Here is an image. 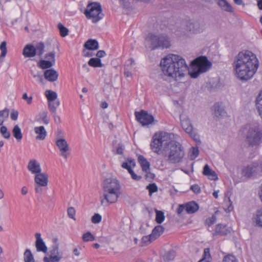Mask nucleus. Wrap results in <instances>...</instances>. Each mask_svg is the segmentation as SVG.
Returning <instances> with one entry per match:
<instances>
[{"label": "nucleus", "instance_id": "7", "mask_svg": "<svg viewBox=\"0 0 262 262\" xmlns=\"http://www.w3.org/2000/svg\"><path fill=\"white\" fill-rule=\"evenodd\" d=\"M191 70L189 74L191 78H196L200 74L207 72L211 67V63L206 56H200L191 63Z\"/></svg>", "mask_w": 262, "mask_h": 262}, {"label": "nucleus", "instance_id": "12", "mask_svg": "<svg viewBox=\"0 0 262 262\" xmlns=\"http://www.w3.org/2000/svg\"><path fill=\"white\" fill-rule=\"evenodd\" d=\"M56 144L61 151V156L67 159L68 156L67 151L69 150V146L66 140L63 138L57 139Z\"/></svg>", "mask_w": 262, "mask_h": 262}, {"label": "nucleus", "instance_id": "50", "mask_svg": "<svg viewBox=\"0 0 262 262\" xmlns=\"http://www.w3.org/2000/svg\"><path fill=\"white\" fill-rule=\"evenodd\" d=\"M102 220V216L98 213H95L94 215L92 217L91 221L94 224L99 223Z\"/></svg>", "mask_w": 262, "mask_h": 262}, {"label": "nucleus", "instance_id": "60", "mask_svg": "<svg viewBox=\"0 0 262 262\" xmlns=\"http://www.w3.org/2000/svg\"><path fill=\"white\" fill-rule=\"evenodd\" d=\"M18 113L17 111L13 110L10 114L11 119L12 120H16L18 117Z\"/></svg>", "mask_w": 262, "mask_h": 262}, {"label": "nucleus", "instance_id": "31", "mask_svg": "<svg viewBox=\"0 0 262 262\" xmlns=\"http://www.w3.org/2000/svg\"><path fill=\"white\" fill-rule=\"evenodd\" d=\"M214 114L215 116L219 117L223 116L225 114L224 110L221 106L219 103H216L213 105Z\"/></svg>", "mask_w": 262, "mask_h": 262}, {"label": "nucleus", "instance_id": "26", "mask_svg": "<svg viewBox=\"0 0 262 262\" xmlns=\"http://www.w3.org/2000/svg\"><path fill=\"white\" fill-rule=\"evenodd\" d=\"M164 228L161 225L156 226L152 230L151 235L156 240L158 238L164 231Z\"/></svg>", "mask_w": 262, "mask_h": 262}, {"label": "nucleus", "instance_id": "4", "mask_svg": "<svg viewBox=\"0 0 262 262\" xmlns=\"http://www.w3.org/2000/svg\"><path fill=\"white\" fill-rule=\"evenodd\" d=\"M104 199H101V205L116 203L120 194L121 186L119 181L115 178L106 179L103 184Z\"/></svg>", "mask_w": 262, "mask_h": 262}, {"label": "nucleus", "instance_id": "54", "mask_svg": "<svg viewBox=\"0 0 262 262\" xmlns=\"http://www.w3.org/2000/svg\"><path fill=\"white\" fill-rule=\"evenodd\" d=\"M190 189L195 193H200L201 192L200 187L198 184L191 185Z\"/></svg>", "mask_w": 262, "mask_h": 262}, {"label": "nucleus", "instance_id": "17", "mask_svg": "<svg viewBox=\"0 0 262 262\" xmlns=\"http://www.w3.org/2000/svg\"><path fill=\"white\" fill-rule=\"evenodd\" d=\"M23 54L25 57H33L36 55L35 47L31 44L27 45L24 48Z\"/></svg>", "mask_w": 262, "mask_h": 262}, {"label": "nucleus", "instance_id": "9", "mask_svg": "<svg viewBox=\"0 0 262 262\" xmlns=\"http://www.w3.org/2000/svg\"><path fill=\"white\" fill-rule=\"evenodd\" d=\"M261 170V164L259 165L257 162H253L243 167L242 174L243 177L249 179Z\"/></svg>", "mask_w": 262, "mask_h": 262}, {"label": "nucleus", "instance_id": "40", "mask_svg": "<svg viewBox=\"0 0 262 262\" xmlns=\"http://www.w3.org/2000/svg\"><path fill=\"white\" fill-rule=\"evenodd\" d=\"M50 255H59L62 256V253L59 250L58 244L53 245L52 249L50 251Z\"/></svg>", "mask_w": 262, "mask_h": 262}, {"label": "nucleus", "instance_id": "56", "mask_svg": "<svg viewBox=\"0 0 262 262\" xmlns=\"http://www.w3.org/2000/svg\"><path fill=\"white\" fill-rule=\"evenodd\" d=\"M128 172L131 175V177L133 180L139 181L142 178L141 176H139L136 174L133 169H130V171Z\"/></svg>", "mask_w": 262, "mask_h": 262}, {"label": "nucleus", "instance_id": "10", "mask_svg": "<svg viewBox=\"0 0 262 262\" xmlns=\"http://www.w3.org/2000/svg\"><path fill=\"white\" fill-rule=\"evenodd\" d=\"M135 115L137 120L143 126L150 124L154 121V116L144 110H141L139 112H136Z\"/></svg>", "mask_w": 262, "mask_h": 262}, {"label": "nucleus", "instance_id": "64", "mask_svg": "<svg viewBox=\"0 0 262 262\" xmlns=\"http://www.w3.org/2000/svg\"><path fill=\"white\" fill-rule=\"evenodd\" d=\"M41 187L42 186L41 185L35 184V190L36 193H42V189Z\"/></svg>", "mask_w": 262, "mask_h": 262}, {"label": "nucleus", "instance_id": "62", "mask_svg": "<svg viewBox=\"0 0 262 262\" xmlns=\"http://www.w3.org/2000/svg\"><path fill=\"white\" fill-rule=\"evenodd\" d=\"M227 3V1L226 0H218L217 4L223 9Z\"/></svg>", "mask_w": 262, "mask_h": 262}, {"label": "nucleus", "instance_id": "58", "mask_svg": "<svg viewBox=\"0 0 262 262\" xmlns=\"http://www.w3.org/2000/svg\"><path fill=\"white\" fill-rule=\"evenodd\" d=\"M223 10L229 12H232L233 11V9L231 5L227 2V4L225 6V7L223 9Z\"/></svg>", "mask_w": 262, "mask_h": 262}, {"label": "nucleus", "instance_id": "42", "mask_svg": "<svg viewBox=\"0 0 262 262\" xmlns=\"http://www.w3.org/2000/svg\"><path fill=\"white\" fill-rule=\"evenodd\" d=\"M176 256V252L173 250H170L167 252L163 256L165 261H170L174 259Z\"/></svg>", "mask_w": 262, "mask_h": 262}, {"label": "nucleus", "instance_id": "8", "mask_svg": "<svg viewBox=\"0 0 262 262\" xmlns=\"http://www.w3.org/2000/svg\"><path fill=\"white\" fill-rule=\"evenodd\" d=\"M84 14L88 19H92V22L94 23H97L103 17L101 6L100 3L97 2L89 3L84 12Z\"/></svg>", "mask_w": 262, "mask_h": 262}, {"label": "nucleus", "instance_id": "39", "mask_svg": "<svg viewBox=\"0 0 262 262\" xmlns=\"http://www.w3.org/2000/svg\"><path fill=\"white\" fill-rule=\"evenodd\" d=\"M24 261L25 262H34V258L33 255L29 249H27L24 252Z\"/></svg>", "mask_w": 262, "mask_h": 262}, {"label": "nucleus", "instance_id": "21", "mask_svg": "<svg viewBox=\"0 0 262 262\" xmlns=\"http://www.w3.org/2000/svg\"><path fill=\"white\" fill-rule=\"evenodd\" d=\"M185 207L186 211L188 214L195 213L199 208V205L194 201H191L186 203Z\"/></svg>", "mask_w": 262, "mask_h": 262}, {"label": "nucleus", "instance_id": "25", "mask_svg": "<svg viewBox=\"0 0 262 262\" xmlns=\"http://www.w3.org/2000/svg\"><path fill=\"white\" fill-rule=\"evenodd\" d=\"M35 133L37 134L36 137L37 140H44L47 136V132L43 126L35 127L34 128Z\"/></svg>", "mask_w": 262, "mask_h": 262}, {"label": "nucleus", "instance_id": "14", "mask_svg": "<svg viewBox=\"0 0 262 262\" xmlns=\"http://www.w3.org/2000/svg\"><path fill=\"white\" fill-rule=\"evenodd\" d=\"M34 181L35 184L41 185L42 187H46L48 185V177L46 174L40 172L36 174Z\"/></svg>", "mask_w": 262, "mask_h": 262}, {"label": "nucleus", "instance_id": "30", "mask_svg": "<svg viewBox=\"0 0 262 262\" xmlns=\"http://www.w3.org/2000/svg\"><path fill=\"white\" fill-rule=\"evenodd\" d=\"M49 109L51 113H56L57 108L60 105V102L58 100L48 101Z\"/></svg>", "mask_w": 262, "mask_h": 262}, {"label": "nucleus", "instance_id": "5", "mask_svg": "<svg viewBox=\"0 0 262 262\" xmlns=\"http://www.w3.org/2000/svg\"><path fill=\"white\" fill-rule=\"evenodd\" d=\"M243 129L246 132V141L249 146H258L262 143V127L258 123L247 124Z\"/></svg>", "mask_w": 262, "mask_h": 262}, {"label": "nucleus", "instance_id": "20", "mask_svg": "<svg viewBox=\"0 0 262 262\" xmlns=\"http://www.w3.org/2000/svg\"><path fill=\"white\" fill-rule=\"evenodd\" d=\"M203 174L211 180H216L218 177L215 172L211 169L208 164H206L203 168Z\"/></svg>", "mask_w": 262, "mask_h": 262}, {"label": "nucleus", "instance_id": "41", "mask_svg": "<svg viewBox=\"0 0 262 262\" xmlns=\"http://www.w3.org/2000/svg\"><path fill=\"white\" fill-rule=\"evenodd\" d=\"M201 260H203V262H211V257L209 248H205L204 250L203 258Z\"/></svg>", "mask_w": 262, "mask_h": 262}, {"label": "nucleus", "instance_id": "61", "mask_svg": "<svg viewBox=\"0 0 262 262\" xmlns=\"http://www.w3.org/2000/svg\"><path fill=\"white\" fill-rule=\"evenodd\" d=\"M184 209L186 210L185 204L180 205L177 209V212L178 214H180Z\"/></svg>", "mask_w": 262, "mask_h": 262}, {"label": "nucleus", "instance_id": "43", "mask_svg": "<svg viewBox=\"0 0 262 262\" xmlns=\"http://www.w3.org/2000/svg\"><path fill=\"white\" fill-rule=\"evenodd\" d=\"M58 29L59 30L60 34L62 37H66L69 34V30L68 28L65 27L61 23H59L57 25Z\"/></svg>", "mask_w": 262, "mask_h": 262}, {"label": "nucleus", "instance_id": "6", "mask_svg": "<svg viewBox=\"0 0 262 262\" xmlns=\"http://www.w3.org/2000/svg\"><path fill=\"white\" fill-rule=\"evenodd\" d=\"M145 40L151 50L158 49H167L170 46L169 38L165 35L149 33Z\"/></svg>", "mask_w": 262, "mask_h": 262}, {"label": "nucleus", "instance_id": "36", "mask_svg": "<svg viewBox=\"0 0 262 262\" xmlns=\"http://www.w3.org/2000/svg\"><path fill=\"white\" fill-rule=\"evenodd\" d=\"M62 258V256L59 255H50L49 257H44L43 260V262H59Z\"/></svg>", "mask_w": 262, "mask_h": 262}, {"label": "nucleus", "instance_id": "51", "mask_svg": "<svg viewBox=\"0 0 262 262\" xmlns=\"http://www.w3.org/2000/svg\"><path fill=\"white\" fill-rule=\"evenodd\" d=\"M68 215L71 219L75 220V210L73 207H69L68 209Z\"/></svg>", "mask_w": 262, "mask_h": 262}, {"label": "nucleus", "instance_id": "63", "mask_svg": "<svg viewBox=\"0 0 262 262\" xmlns=\"http://www.w3.org/2000/svg\"><path fill=\"white\" fill-rule=\"evenodd\" d=\"M106 55V53L103 50H99L97 52L96 54V56L97 58H99L100 59V58L103 57Z\"/></svg>", "mask_w": 262, "mask_h": 262}, {"label": "nucleus", "instance_id": "1", "mask_svg": "<svg viewBox=\"0 0 262 262\" xmlns=\"http://www.w3.org/2000/svg\"><path fill=\"white\" fill-rule=\"evenodd\" d=\"M171 134L165 132L154 134L150 144L151 150L162 155L170 164L181 163L185 155L182 145L178 141L170 140Z\"/></svg>", "mask_w": 262, "mask_h": 262}, {"label": "nucleus", "instance_id": "13", "mask_svg": "<svg viewBox=\"0 0 262 262\" xmlns=\"http://www.w3.org/2000/svg\"><path fill=\"white\" fill-rule=\"evenodd\" d=\"M36 238L35 241V247L36 250L38 252H42L46 253L48 251L47 247L46 246L45 243L41 237V234L40 233H36L35 234Z\"/></svg>", "mask_w": 262, "mask_h": 262}, {"label": "nucleus", "instance_id": "35", "mask_svg": "<svg viewBox=\"0 0 262 262\" xmlns=\"http://www.w3.org/2000/svg\"><path fill=\"white\" fill-rule=\"evenodd\" d=\"M36 55L41 56L45 52V45L43 42H40L37 43L35 47Z\"/></svg>", "mask_w": 262, "mask_h": 262}, {"label": "nucleus", "instance_id": "27", "mask_svg": "<svg viewBox=\"0 0 262 262\" xmlns=\"http://www.w3.org/2000/svg\"><path fill=\"white\" fill-rule=\"evenodd\" d=\"M12 134L13 137L16 139L17 142H19L23 138V134L21 129L18 125L14 126L12 129Z\"/></svg>", "mask_w": 262, "mask_h": 262}, {"label": "nucleus", "instance_id": "44", "mask_svg": "<svg viewBox=\"0 0 262 262\" xmlns=\"http://www.w3.org/2000/svg\"><path fill=\"white\" fill-rule=\"evenodd\" d=\"M9 113V111L7 108L2 111H0V125L3 124L4 121V119L8 117Z\"/></svg>", "mask_w": 262, "mask_h": 262}, {"label": "nucleus", "instance_id": "29", "mask_svg": "<svg viewBox=\"0 0 262 262\" xmlns=\"http://www.w3.org/2000/svg\"><path fill=\"white\" fill-rule=\"evenodd\" d=\"M88 64L90 66L97 68L102 67L104 64L102 63L101 60L99 58H92L88 61Z\"/></svg>", "mask_w": 262, "mask_h": 262}, {"label": "nucleus", "instance_id": "37", "mask_svg": "<svg viewBox=\"0 0 262 262\" xmlns=\"http://www.w3.org/2000/svg\"><path fill=\"white\" fill-rule=\"evenodd\" d=\"M154 241V238L151 234L149 235L144 236L141 239L142 246H147Z\"/></svg>", "mask_w": 262, "mask_h": 262}, {"label": "nucleus", "instance_id": "15", "mask_svg": "<svg viewBox=\"0 0 262 262\" xmlns=\"http://www.w3.org/2000/svg\"><path fill=\"white\" fill-rule=\"evenodd\" d=\"M230 232V229L227 228L226 225L219 224L216 225L215 229V232L213 233V235H221L224 236L226 235Z\"/></svg>", "mask_w": 262, "mask_h": 262}, {"label": "nucleus", "instance_id": "52", "mask_svg": "<svg viewBox=\"0 0 262 262\" xmlns=\"http://www.w3.org/2000/svg\"><path fill=\"white\" fill-rule=\"evenodd\" d=\"M216 221V217L215 215H213L211 217H209L206 220V224L208 226H210L215 223Z\"/></svg>", "mask_w": 262, "mask_h": 262}, {"label": "nucleus", "instance_id": "33", "mask_svg": "<svg viewBox=\"0 0 262 262\" xmlns=\"http://www.w3.org/2000/svg\"><path fill=\"white\" fill-rule=\"evenodd\" d=\"M54 62L50 60H46L43 59L40 60L39 63V67L42 69L50 68L54 64Z\"/></svg>", "mask_w": 262, "mask_h": 262}, {"label": "nucleus", "instance_id": "2", "mask_svg": "<svg viewBox=\"0 0 262 262\" xmlns=\"http://www.w3.org/2000/svg\"><path fill=\"white\" fill-rule=\"evenodd\" d=\"M160 68L163 76L170 81H178L188 71L185 60L181 56L169 54L162 58Z\"/></svg>", "mask_w": 262, "mask_h": 262}, {"label": "nucleus", "instance_id": "55", "mask_svg": "<svg viewBox=\"0 0 262 262\" xmlns=\"http://www.w3.org/2000/svg\"><path fill=\"white\" fill-rule=\"evenodd\" d=\"M124 149V146L122 144L119 143L118 144V147L116 149V154L117 155H122Z\"/></svg>", "mask_w": 262, "mask_h": 262}, {"label": "nucleus", "instance_id": "11", "mask_svg": "<svg viewBox=\"0 0 262 262\" xmlns=\"http://www.w3.org/2000/svg\"><path fill=\"white\" fill-rule=\"evenodd\" d=\"M182 127L185 131L194 140L196 141L199 138L198 134L193 129V126L188 119L181 120Z\"/></svg>", "mask_w": 262, "mask_h": 262}, {"label": "nucleus", "instance_id": "46", "mask_svg": "<svg viewBox=\"0 0 262 262\" xmlns=\"http://www.w3.org/2000/svg\"><path fill=\"white\" fill-rule=\"evenodd\" d=\"M146 189L148 190L150 195L158 191V186L155 183L149 184L146 186Z\"/></svg>", "mask_w": 262, "mask_h": 262}, {"label": "nucleus", "instance_id": "38", "mask_svg": "<svg viewBox=\"0 0 262 262\" xmlns=\"http://www.w3.org/2000/svg\"><path fill=\"white\" fill-rule=\"evenodd\" d=\"M46 96L47 98L48 101H51L57 100V94L55 92L51 90H47L46 92Z\"/></svg>", "mask_w": 262, "mask_h": 262}, {"label": "nucleus", "instance_id": "45", "mask_svg": "<svg viewBox=\"0 0 262 262\" xmlns=\"http://www.w3.org/2000/svg\"><path fill=\"white\" fill-rule=\"evenodd\" d=\"M82 240L84 242L93 241L95 240V237L90 232H87L83 234Z\"/></svg>", "mask_w": 262, "mask_h": 262}, {"label": "nucleus", "instance_id": "57", "mask_svg": "<svg viewBox=\"0 0 262 262\" xmlns=\"http://www.w3.org/2000/svg\"><path fill=\"white\" fill-rule=\"evenodd\" d=\"M22 98L26 100L28 104H31L32 102V97H28L27 94L26 93L23 95Z\"/></svg>", "mask_w": 262, "mask_h": 262}, {"label": "nucleus", "instance_id": "32", "mask_svg": "<svg viewBox=\"0 0 262 262\" xmlns=\"http://www.w3.org/2000/svg\"><path fill=\"white\" fill-rule=\"evenodd\" d=\"M156 222L160 224L163 223L165 220L164 213L162 211L156 210Z\"/></svg>", "mask_w": 262, "mask_h": 262}, {"label": "nucleus", "instance_id": "24", "mask_svg": "<svg viewBox=\"0 0 262 262\" xmlns=\"http://www.w3.org/2000/svg\"><path fill=\"white\" fill-rule=\"evenodd\" d=\"M187 28L190 31L193 33H197L202 31L200 23L198 20L188 23L187 24Z\"/></svg>", "mask_w": 262, "mask_h": 262}, {"label": "nucleus", "instance_id": "22", "mask_svg": "<svg viewBox=\"0 0 262 262\" xmlns=\"http://www.w3.org/2000/svg\"><path fill=\"white\" fill-rule=\"evenodd\" d=\"M252 219L256 226L262 228V207L256 211L253 214Z\"/></svg>", "mask_w": 262, "mask_h": 262}, {"label": "nucleus", "instance_id": "53", "mask_svg": "<svg viewBox=\"0 0 262 262\" xmlns=\"http://www.w3.org/2000/svg\"><path fill=\"white\" fill-rule=\"evenodd\" d=\"M45 58L49 60H51V61L55 62V52L54 51L51 52L45 55Z\"/></svg>", "mask_w": 262, "mask_h": 262}, {"label": "nucleus", "instance_id": "3", "mask_svg": "<svg viewBox=\"0 0 262 262\" xmlns=\"http://www.w3.org/2000/svg\"><path fill=\"white\" fill-rule=\"evenodd\" d=\"M259 66L256 56L250 51L241 52L235 57L233 67L238 78L242 81L250 79Z\"/></svg>", "mask_w": 262, "mask_h": 262}, {"label": "nucleus", "instance_id": "48", "mask_svg": "<svg viewBox=\"0 0 262 262\" xmlns=\"http://www.w3.org/2000/svg\"><path fill=\"white\" fill-rule=\"evenodd\" d=\"M0 132L3 137L6 139H9L10 137V133L8 131L7 128L5 126H2L0 128Z\"/></svg>", "mask_w": 262, "mask_h": 262}, {"label": "nucleus", "instance_id": "34", "mask_svg": "<svg viewBox=\"0 0 262 262\" xmlns=\"http://www.w3.org/2000/svg\"><path fill=\"white\" fill-rule=\"evenodd\" d=\"M39 119L38 121L40 123H43L48 124L49 123V120L48 118V113L46 111L41 112L39 114Z\"/></svg>", "mask_w": 262, "mask_h": 262}, {"label": "nucleus", "instance_id": "16", "mask_svg": "<svg viewBox=\"0 0 262 262\" xmlns=\"http://www.w3.org/2000/svg\"><path fill=\"white\" fill-rule=\"evenodd\" d=\"M44 76L48 81L53 82L57 79L58 74L55 70L51 69L45 71Z\"/></svg>", "mask_w": 262, "mask_h": 262}, {"label": "nucleus", "instance_id": "49", "mask_svg": "<svg viewBox=\"0 0 262 262\" xmlns=\"http://www.w3.org/2000/svg\"><path fill=\"white\" fill-rule=\"evenodd\" d=\"M0 49L2 51L0 57L4 58L5 57L7 52L6 41H3L2 42L0 46Z\"/></svg>", "mask_w": 262, "mask_h": 262}, {"label": "nucleus", "instance_id": "19", "mask_svg": "<svg viewBox=\"0 0 262 262\" xmlns=\"http://www.w3.org/2000/svg\"><path fill=\"white\" fill-rule=\"evenodd\" d=\"M138 161L142 168V171L147 173L150 170V163L143 155H139L138 156Z\"/></svg>", "mask_w": 262, "mask_h": 262}, {"label": "nucleus", "instance_id": "47", "mask_svg": "<svg viewBox=\"0 0 262 262\" xmlns=\"http://www.w3.org/2000/svg\"><path fill=\"white\" fill-rule=\"evenodd\" d=\"M223 262H238V260L233 255L228 254L224 257Z\"/></svg>", "mask_w": 262, "mask_h": 262}, {"label": "nucleus", "instance_id": "23", "mask_svg": "<svg viewBox=\"0 0 262 262\" xmlns=\"http://www.w3.org/2000/svg\"><path fill=\"white\" fill-rule=\"evenodd\" d=\"M84 47L89 50H96L99 48V43L96 39H89L85 42Z\"/></svg>", "mask_w": 262, "mask_h": 262}, {"label": "nucleus", "instance_id": "28", "mask_svg": "<svg viewBox=\"0 0 262 262\" xmlns=\"http://www.w3.org/2000/svg\"><path fill=\"white\" fill-rule=\"evenodd\" d=\"M136 166V162L134 159L128 158L126 162L122 163L121 166L122 168L127 170L128 172L130 169H132V167H134Z\"/></svg>", "mask_w": 262, "mask_h": 262}, {"label": "nucleus", "instance_id": "18", "mask_svg": "<svg viewBox=\"0 0 262 262\" xmlns=\"http://www.w3.org/2000/svg\"><path fill=\"white\" fill-rule=\"evenodd\" d=\"M28 169L32 173H39L41 172V168L39 163L35 160H30L28 165Z\"/></svg>", "mask_w": 262, "mask_h": 262}, {"label": "nucleus", "instance_id": "59", "mask_svg": "<svg viewBox=\"0 0 262 262\" xmlns=\"http://www.w3.org/2000/svg\"><path fill=\"white\" fill-rule=\"evenodd\" d=\"M199 154V150L198 147H193L192 148V155L193 158H195Z\"/></svg>", "mask_w": 262, "mask_h": 262}]
</instances>
